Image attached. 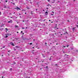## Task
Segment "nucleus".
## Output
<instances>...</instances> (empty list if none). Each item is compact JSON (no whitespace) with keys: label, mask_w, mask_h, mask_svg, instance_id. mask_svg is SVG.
<instances>
[{"label":"nucleus","mask_w":78,"mask_h":78,"mask_svg":"<svg viewBox=\"0 0 78 78\" xmlns=\"http://www.w3.org/2000/svg\"><path fill=\"white\" fill-rule=\"evenodd\" d=\"M13 5H15V3H13Z\"/></svg>","instance_id":"obj_30"},{"label":"nucleus","mask_w":78,"mask_h":78,"mask_svg":"<svg viewBox=\"0 0 78 78\" xmlns=\"http://www.w3.org/2000/svg\"><path fill=\"white\" fill-rule=\"evenodd\" d=\"M50 45H51V43H50V44L49 45V46H50Z\"/></svg>","instance_id":"obj_19"},{"label":"nucleus","mask_w":78,"mask_h":78,"mask_svg":"<svg viewBox=\"0 0 78 78\" xmlns=\"http://www.w3.org/2000/svg\"><path fill=\"white\" fill-rule=\"evenodd\" d=\"M15 27H16V28H17V27H18V26H17L16 25H15Z\"/></svg>","instance_id":"obj_12"},{"label":"nucleus","mask_w":78,"mask_h":78,"mask_svg":"<svg viewBox=\"0 0 78 78\" xmlns=\"http://www.w3.org/2000/svg\"><path fill=\"white\" fill-rule=\"evenodd\" d=\"M33 11H31L30 12V13H31V14H33Z\"/></svg>","instance_id":"obj_9"},{"label":"nucleus","mask_w":78,"mask_h":78,"mask_svg":"<svg viewBox=\"0 0 78 78\" xmlns=\"http://www.w3.org/2000/svg\"><path fill=\"white\" fill-rule=\"evenodd\" d=\"M10 23H12L13 22V21H12V20H10Z\"/></svg>","instance_id":"obj_6"},{"label":"nucleus","mask_w":78,"mask_h":78,"mask_svg":"<svg viewBox=\"0 0 78 78\" xmlns=\"http://www.w3.org/2000/svg\"><path fill=\"white\" fill-rule=\"evenodd\" d=\"M49 22H50V21H51L50 20H49Z\"/></svg>","instance_id":"obj_46"},{"label":"nucleus","mask_w":78,"mask_h":78,"mask_svg":"<svg viewBox=\"0 0 78 78\" xmlns=\"http://www.w3.org/2000/svg\"><path fill=\"white\" fill-rule=\"evenodd\" d=\"M33 40H34V41H35V40H34V39Z\"/></svg>","instance_id":"obj_62"},{"label":"nucleus","mask_w":78,"mask_h":78,"mask_svg":"<svg viewBox=\"0 0 78 78\" xmlns=\"http://www.w3.org/2000/svg\"><path fill=\"white\" fill-rule=\"evenodd\" d=\"M61 36H62V34H61Z\"/></svg>","instance_id":"obj_54"},{"label":"nucleus","mask_w":78,"mask_h":78,"mask_svg":"<svg viewBox=\"0 0 78 78\" xmlns=\"http://www.w3.org/2000/svg\"><path fill=\"white\" fill-rule=\"evenodd\" d=\"M66 34H68V33H67V32H66Z\"/></svg>","instance_id":"obj_44"},{"label":"nucleus","mask_w":78,"mask_h":78,"mask_svg":"<svg viewBox=\"0 0 78 78\" xmlns=\"http://www.w3.org/2000/svg\"><path fill=\"white\" fill-rule=\"evenodd\" d=\"M32 44H33V43H30V45H32Z\"/></svg>","instance_id":"obj_18"},{"label":"nucleus","mask_w":78,"mask_h":78,"mask_svg":"<svg viewBox=\"0 0 78 78\" xmlns=\"http://www.w3.org/2000/svg\"><path fill=\"white\" fill-rule=\"evenodd\" d=\"M26 29H27L28 28L27 27H26Z\"/></svg>","instance_id":"obj_35"},{"label":"nucleus","mask_w":78,"mask_h":78,"mask_svg":"<svg viewBox=\"0 0 78 78\" xmlns=\"http://www.w3.org/2000/svg\"><path fill=\"white\" fill-rule=\"evenodd\" d=\"M23 22H25V21H24V20H23Z\"/></svg>","instance_id":"obj_38"},{"label":"nucleus","mask_w":78,"mask_h":78,"mask_svg":"<svg viewBox=\"0 0 78 78\" xmlns=\"http://www.w3.org/2000/svg\"><path fill=\"white\" fill-rule=\"evenodd\" d=\"M48 2H50V0H48Z\"/></svg>","instance_id":"obj_22"},{"label":"nucleus","mask_w":78,"mask_h":78,"mask_svg":"<svg viewBox=\"0 0 78 78\" xmlns=\"http://www.w3.org/2000/svg\"><path fill=\"white\" fill-rule=\"evenodd\" d=\"M8 37V35H6V36L5 37V38H7V37Z\"/></svg>","instance_id":"obj_10"},{"label":"nucleus","mask_w":78,"mask_h":78,"mask_svg":"<svg viewBox=\"0 0 78 78\" xmlns=\"http://www.w3.org/2000/svg\"><path fill=\"white\" fill-rule=\"evenodd\" d=\"M16 9H17V11H18L19 9L20 10V9L18 7H17L16 8Z\"/></svg>","instance_id":"obj_1"},{"label":"nucleus","mask_w":78,"mask_h":78,"mask_svg":"<svg viewBox=\"0 0 78 78\" xmlns=\"http://www.w3.org/2000/svg\"><path fill=\"white\" fill-rule=\"evenodd\" d=\"M47 9H48V8L47 7L46 8Z\"/></svg>","instance_id":"obj_26"},{"label":"nucleus","mask_w":78,"mask_h":78,"mask_svg":"<svg viewBox=\"0 0 78 78\" xmlns=\"http://www.w3.org/2000/svg\"><path fill=\"white\" fill-rule=\"evenodd\" d=\"M25 14H27V12H26L25 13Z\"/></svg>","instance_id":"obj_41"},{"label":"nucleus","mask_w":78,"mask_h":78,"mask_svg":"<svg viewBox=\"0 0 78 78\" xmlns=\"http://www.w3.org/2000/svg\"><path fill=\"white\" fill-rule=\"evenodd\" d=\"M77 27H78V25H77Z\"/></svg>","instance_id":"obj_52"},{"label":"nucleus","mask_w":78,"mask_h":78,"mask_svg":"<svg viewBox=\"0 0 78 78\" xmlns=\"http://www.w3.org/2000/svg\"><path fill=\"white\" fill-rule=\"evenodd\" d=\"M14 50H15V51L16 50V49H14Z\"/></svg>","instance_id":"obj_39"},{"label":"nucleus","mask_w":78,"mask_h":78,"mask_svg":"<svg viewBox=\"0 0 78 78\" xmlns=\"http://www.w3.org/2000/svg\"><path fill=\"white\" fill-rule=\"evenodd\" d=\"M51 15L52 16H53V14H51Z\"/></svg>","instance_id":"obj_37"},{"label":"nucleus","mask_w":78,"mask_h":78,"mask_svg":"<svg viewBox=\"0 0 78 78\" xmlns=\"http://www.w3.org/2000/svg\"><path fill=\"white\" fill-rule=\"evenodd\" d=\"M23 34H24V33H23Z\"/></svg>","instance_id":"obj_57"},{"label":"nucleus","mask_w":78,"mask_h":78,"mask_svg":"<svg viewBox=\"0 0 78 78\" xmlns=\"http://www.w3.org/2000/svg\"><path fill=\"white\" fill-rule=\"evenodd\" d=\"M8 23H10V21H9L8 22Z\"/></svg>","instance_id":"obj_31"},{"label":"nucleus","mask_w":78,"mask_h":78,"mask_svg":"<svg viewBox=\"0 0 78 78\" xmlns=\"http://www.w3.org/2000/svg\"><path fill=\"white\" fill-rule=\"evenodd\" d=\"M3 76H2V78H3Z\"/></svg>","instance_id":"obj_59"},{"label":"nucleus","mask_w":78,"mask_h":78,"mask_svg":"<svg viewBox=\"0 0 78 78\" xmlns=\"http://www.w3.org/2000/svg\"><path fill=\"white\" fill-rule=\"evenodd\" d=\"M20 17L21 18V16H20Z\"/></svg>","instance_id":"obj_61"},{"label":"nucleus","mask_w":78,"mask_h":78,"mask_svg":"<svg viewBox=\"0 0 78 78\" xmlns=\"http://www.w3.org/2000/svg\"><path fill=\"white\" fill-rule=\"evenodd\" d=\"M1 15V12H0V15Z\"/></svg>","instance_id":"obj_49"},{"label":"nucleus","mask_w":78,"mask_h":78,"mask_svg":"<svg viewBox=\"0 0 78 78\" xmlns=\"http://www.w3.org/2000/svg\"><path fill=\"white\" fill-rule=\"evenodd\" d=\"M63 47H65V48L66 46H63Z\"/></svg>","instance_id":"obj_43"},{"label":"nucleus","mask_w":78,"mask_h":78,"mask_svg":"<svg viewBox=\"0 0 78 78\" xmlns=\"http://www.w3.org/2000/svg\"><path fill=\"white\" fill-rule=\"evenodd\" d=\"M46 68H47V69H48V66H47L46 67Z\"/></svg>","instance_id":"obj_28"},{"label":"nucleus","mask_w":78,"mask_h":78,"mask_svg":"<svg viewBox=\"0 0 78 78\" xmlns=\"http://www.w3.org/2000/svg\"><path fill=\"white\" fill-rule=\"evenodd\" d=\"M41 62H44V61L41 60Z\"/></svg>","instance_id":"obj_24"},{"label":"nucleus","mask_w":78,"mask_h":78,"mask_svg":"<svg viewBox=\"0 0 78 78\" xmlns=\"http://www.w3.org/2000/svg\"><path fill=\"white\" fill-rule=\"evenodd\" d=\"M10 70H12V68H11L10 69Z\"/></svg>","instance_id":"obj_23"},{"label":"nucleus","mask_w":78,"mask_h":78,"mask_svg":"<svg viewBox=\"0 0 78 78\" xmlns=\"http://www.w3.org/2000/svg\"><path fill=\"white\" fill-rule=\"evenodd\" d=\"M54 1H55L56 0H53Z\"/></svg>","instance_id":"obj_60"},{"label":"nucleus","mask_w":78,"mask_h":78,"mask_svg":"<svg viewBox=\"0 0 78 78\" xmlns=\"http://www.w3.org/2000/svg\"><path fill=\"white\" fill-rule=\"evenodd\" d=\"M19 15H20H20H21V14H20V13H19Z\"/></svg>","instance_id":"obj_33"},{"label":"nucleus","mask_w":78,"mask_h":78,"mask_svg":"<svg viewBox=\"0 0 78 78\" xmlns=\"http://www.w3.org/2000/svg\"><path fill=\"white\" fill-rule=\"evenodd\" d=\"M55 66H58V64H55Z\"/></svg>","instance_id":"obj_29"},{"label":"nucleus","mask_w":78,"mask_h":78,"mask_svg":"<svg viewBox=\"0 0 78 78\" xmlns=\"http://www.w3.org/2000/svg\"><path fill=\"white\" fill-rule=\"evenodd\" d=\"M5 46L3 47V48H5Z\"/></svg>","instance_id":"obj_50"},{"label":"nucleus","mask_w":78,"mask_h":78,"mask_svg":"<svg viewBox=\"0 0 78 78\" xmlns=\"http://www.w3.org/2000/svg\"><path fill=\"white\" fill-rule=\"evenodd\" d=\"M37 9H36V11H37Z\"/></svg>","instance_id":"obj_51"},{"label":"nucleus","mask_w":78,"mask_h":78,"mask_svg":"<svg viewBox=\"0 0 78 78\" xmlns=\"http://www.w3.org/2000/svg\"><path fill=\"white\" fill-rule=\"evenodd\" d=\"M44 64H46V65L47 66L48 65V64L47 63H45Z\"/></svg>","instance_id":"obj_13"},{"label":"nucleus","mask_w":78,"mask_h":78,"mask_svg":"<svg viewBox=\"0 0 78 78\" xmlns=\"http://www.w3.org/2000/svg\"><path fill=\"white\" fill-rule=\"evenodd\" d=\"M45 14H45L46 16H47V14H48V12H45Z\"/></svg>","instance_id":"obj_3"},{"label":"nucleus","mask_w":78,"mask_h":78,"mask_svg":"<svg viewBox=\"0 0 78 78\" xmlns=\"http://www.w3.org/2000/svg\"><path fill=\"white\" fill-rule=\"evenodd\" d=\"M56 45H58V43H56Z\"/></svg>","instance_id":"obj_53"},{"label":"nucleus","mask_w":78,"mask_h":78,"mask_svg":"<svg viewBox=\"0 0 78 78\" xmlns=\"http://www.w3.org/2000/svg\"><path fill=\"white\" fill-rule=\"evenodd\" d=\"M22 11H25V9H23L22 10Z\"/></svg>","instance_id":"obj_11"},{"label":"nucleus","mask_w":78,"mask_h":78,"mask_svg":"<svg viewBox=\"0 0 78 78\" xmlns=\"http://www.w3.org/2000/svg\"><path fill=\"white\" fill-rule=\"evenodd\" d=\"M11 44L13 46H14L15 45L14 44V43H13L12 42L11 43Z\"/></svg>","instance_id":"obj_2"},{"label":"nucleus","mask_w":78,"mask_h":78,"mask_svg":"<svg viewBox=\"0 0 78 78\" xmlns=\"http://www.w3.org/2000/svg\"><path fill=\"white\" fill-rule=\"evenodd\" d=\"M0 31H2V30H3V28L0 29Z\"/></svg>","instance_id":"obj_7"},{"label":"nucleus","mask_w":78,"mask_h":78,"mask_svg":"<svg viewBox=\"0 0 78 78\" xmlns=\"http://www.w3.org/2000/svg\"><path fill=\"white\" fill-rule=\"evenodd\" d=\"M45 20H44L43 21H45Z\"/></svg>","instance_id":"obj_56"},{"label":"nucleus","mask_w":78,"mask_h":78,"mask_svg":"<svg viewBox=\"0 0 78 78\" xmlns=\"http://www.w3.org/2000/svg\"><path fill=\"white\" fill-rule=\"evenodd\" d=\"M44 11V10H43V11Z\"/></svg>","instance_id":"obj_64"},{"label":"nucleus","mask_w":78,"mask_h":78,"mask_svg":"<svg viewBox=\"0 0 78 78\" xmlns=\"http://www.w3.org/2000/svg\"><path fill=\"white\" fill-rule=\"evenodd\" d=\"M52 13H53L54 14V12H52Z\"/></svg>","instance_id":"obj_36"},{"label":"nucleus","mask_w":78,"mask_h":78,"mask_svg":"<svg viewBox=\"0 0 78 78\" xmlns=\"http://www.w3.org/2000/svg\"><path fill=\"white\" fill-rule=\"evenodd\" d=\"M11 35V34L10 33H8V36H10Z\"/></svg>","instance_id":"obj_8"},{"label":"nucleus","mask_w":78,"mask_h":78,"mask_svg":"<svg viewBox=\"0 0 78 78\" xmlns=\"http://www.w3.org/2000/svg\"><path fill=\"white\" fill-rule=\"evenodd\" d=\"M76 51V52H77V51Z\"/></svg>","instance_id":"obj_63"},{"label":"nucleus","mask_w":78,"mask_h":78,"mask_svg":"<svg viewBox=\"0 0 78 78\" xmlns=\"http://www.w3.org/2000/svg\"><path fill=\"white\" fill-rule=\"evenodd\" d=\"M10 14H11V13L9 14V16H10Z\"/></svg>","instance_id":"obj_47"},{"label":"nucleus","mask_w":78,"mask_h":78,"mask_svg":"<svg viewBox=\"0 0 78 78\" xmlns=\"http://www.w3.org/2000/svg\"><path fill=\"white\" fill-rule=\"evenodd\" d=\"M49 60H50V61H51V57H50V58L49 59Z\"/></svg>","instance_id":"obj_17"},{"label":"nucleus","mask_w":78,"mask_h":78,"mask_svg":"<svg viewBox=\"0 0 78 78\" xmlns=\"http://www.w3.org/2000/svg\"><path fill=\"white\" fill-rule=\"evenodd\" d=\"M75 27H74L73 28V31H74V30H75Z\"/></svg>","instance_id":"obj_5"},{"label":"nucleus","mask_w":78,"mask_h":78,"mask_svg":"<svg viewBox=\"0 0 78 78\" xmlns=\"http://www.w3.org/2000/svg\"><path fill=\"white\" fill-rule=\"evenodd\" d=\"M22 29H25V27H22Z\"/></svg>","instance_id":"obj_25"},{"label":"nucleus","mask_w":78,"mask_h":78,"mask_svg":"<svg viewBox=\"0 0 78 78\" xmlns=\"http://www.w3.org/2000/svg\"><path fill=\"white\" fill-rule=\"evenodd\" d=\"M15 12H14V13H13V14H15Z\"/></svg>","instance_id":"obj_55"},{"label":"nucleus","mask_w":78,"mask_h":78,"mask_svg":"<svg viewBox=\"0 0 78 78\" xmlns=\"http://www.w3.org/2000/svg\"><path fill=\"white\" fill-rule=\"evenodd\" d=\"M2 56H3V55H2Z\"/></svg>","instance_id":"obj_40"},{"label":"nucleus","mask_w":78,"mask_h":78,"mask_svg":"<svg viewBox=\"0 0 78 78\" xmlns=\"http://www.w3.org/2000/svg\"><path fill=\"white\" fill-rule=\"evenodd\" d=\"M5 69H6V70L8 69V68L7 67H5Z\"/></svg>","instance_id":"obj_15"},{"label":"nucleus","mask_w":78,"mask_h":78,"mask_svg":"<svg viewBox=\"0 0 78 78\" xmlns=\"http://www.w3.org/2000/svg\"><path fill=\"white\" fill-rule=\"evenodd\" d=\"M5 2H8V1H5Z\"/></svg>","instance_id":"obj_34"},{"label":"nucleus","mask_w":78,"mask_h":78,"mask_svg":"<svg viewBox=\"0 0 78 78\" xmlns=\"http://www.w3.org/2000/svg\"><path fill=\"white\" fill-rule=\"evenodd\" d=\"M21 33H23V31H21Z\"/></svg>","instance_id":"obj_32"},{"label":"nucleus","mask_w":78,"mask_h":78,"mask_svg":"<svg viewBox=\"0 0 78 78\" xmlns=\"http://www.w3.org/2000/svg\"><path fill=\"white\" fill-rule=\"evenodd\" d=\"M17 33H19V32H17Z\"/></svg>","instance_id":"obj_48"},{"label":"nucleus","mask_w":78,"mask_h":78,"mask_svg":"<svg viewBox=\"0 0 78 78\" xmlns=\"http://www.w3.org/2000/svg\"><path fill=\"white\" fill-rule=\"evenodd\" d=\"M45 44L46 45V44H47V43H45Z\"/></svg>","instance_id":"obj_42"},{"label":"nucleus","mask_w":78,"mask_h":78,"mask_svg":"<svg viewBox=\"0 0 78 78\" xmlns=\"http://www.w3.org/2000/svg\"><path fill=\"white\" fill-rule=\"evenodd\" d=\"M54 34H56V33H54Z\"/></svg>","instance_id":"obj_45"},{"label":"nucleus","mask_w":78,"mask_h":78,"mask_svg":"<svg viewBox=\"0 0 78 78\" xmlns=\"http://www.w3.org/2000/svg\"><path fill=\"white\" fill-rule=\"evenodd\" d=\"M5 30H7V31H8V28H5Z\"/></svg>","instance_id":"obj_16"},{"label":"nucleus","mask_w":78,"mask_h":78,"mask_svg":"<svg viewBox=\"0 0 78 78\" xmlns=\"http://www.w3.org/2000/svg\"><path fill=\"white\" fill-rule=\"evenodd\" d=\"M16 48H19V46H16Z\"/></svg>","instance_id":"obj_4"},{"label":"nucleus","mask_w":78,"mask_h":78,"mask_svg":"<svg viewBox=\"0 0 78 78\" xmlns=\"http://www.w3.org/2000/svg\"><path fill=\"white\" fill-rule=\"evenodd\" d=\"M10 51H11V50H9L8 51V52H10Z\"/></svg>","instance_id":"obj_20"},{"label":"nucleus","mask_w":78,"mask_h":78,"mask_svg":"<svg viewBox=\"0 0 78 78\" xmlns=\"http://www.w3.org/2000/svg\"><path fill=\"white\" fill-rule=\"evenodd\" d=\"M17 23H19V22H17Z\"/></svg>","instance_id":"obj_58"},{"label":"nucleus","mask_w":78,"mask_h":78,"mask_svg":"<svg viewBox=\"0 0 78 78\" xmlns=\"http://www.w3.org/2000/svg\"><path fill=\"white\" fill-rule=\"evenodd\" d=\"M69 45H67V47H69Z\"/></svg>","instance_id":"obj_27"},{"label":"nucleus","mask_w":78,"mask_h":78,"mask_svg":"<svg viewBox=\"0 0 78 78\" xmlns=\"http://www.w3.org/2000/svg\"><path fill=\"white\" fill-rule=\"evenodd\" d=\"M73 48H71V50H73Z\"/></svg>","instance_id":"obj_21"},{"label":"nucleus","mask_w":78,"mask_h":78,"mask_svg":"<svg viewBox=\"0 0 78 78\" xmlns=\"http://www.w3.org/2000/svg\"><path fill=\"white\" fill-rule=\"evenodd\" d=\"M6 36H8V33H7L6 34H5Z\"/></svg>","instance_id":"obj_14"}]
</instances>
